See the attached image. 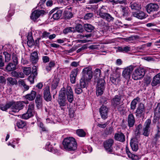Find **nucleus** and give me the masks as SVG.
<instances>
[{
    "mask_svg": "<svg viewBox=\"0 0 160 160\" xmlns=\"http://www.w3.org/2000/svg\"><path fill=\"white\" fill-rule=\"evenodd\" d=\"M63 145L66 150L74 151L77 148V143L75 139L72 137L65 138L63 141Z\"/></svg>",
    "mask_w": 160,
    "mask_h": 160,
    "instance_id": "f257e3e1",
    "label": "nucleus"
},
{
    "mask_svg": "<svg viewBox=\"0 0 160 160\" xmlns=\"http://www.w3.org/2000/svg\"><path fill=\"white\" fill-rule=\"evenodd\" d=\"M59 97L65 98L66 97L68 101L70 103L72 102L73 100V94L71 87L68 86L66 89L62 88L60 91Z\"/></svg>",
    "mask_w": 160,
    "mask_h": 160,
    "instance_id": "f03ea898",
    "label": "nucleus"
},
{
    "mask_svg": "<svg viewBox=\"0 0 160 160\" xmlns=\"http://www.w3.org/2000/svg\"><path fill=\"white\" fill-rule=\"evenodd\" d=\"M28 103V102L19 101L16 102H10L11 110L9 113L13 115V113L18 112L20 110L22 109L24 106L25 104Z\"/></svg>",
    "mask_w": 160,
    "mask_h": 160,
    "instance_id": "7ed1b4c3",
    "label": "nucleus"
},
{
    "mask_svg": "<svg viewBox=\"0 0 160 160\" xmlns=\"http://www.w3.org/2000/svg\"><path fill=\"white\" fill-rule=\"evenodd\" d=\"M145 70L143 68H139L135 70L132 75V78L137 80L142 78L145 74Z\"/></svg>",
    "mask_w": 160,
    "mask_h": 160,
    "instance_id": "20e7f679",
    "label": "nucleus"
},
{
    "mask_svg": "<svg viewBox=\"0 0 160 160\" xmlns=\"http://www.w3.org/2000/svg\"><path fill=\"white\" fill-rule=\"evenodd\" d=\"M105 81L102 79L98 80L96 88V94L97 96L101 95L103 92L105 88Z\"/></svg>",
    "mask_w": 160,
    "mask_h": 160,
    "instance_id": "39448f33",
    "label": "nucleus"
},
{
    "mask_svg": "<svg viewBox=\"0 0 160 160\" xmlns=\"http://www.w3.org/2000/svg\"><path fill=\"white\" fill-rule=\"evenodd\" d=\"M135 67L133 65H130L124 68L122 72V77L127 80H129Z\"/></svg>",
    "mask_w": 160,
    "mask_h": 160,
    "instance_id": "423d86ee",
    "label": "nucleus"
},
{
    "mask_svg": "<svg viewBox=\"0 0 160 160\" xmlns=\"http://www.w3.org/2000/svg\"><path fill=\"white\" fill-rule=\"evenodd\" d=\"M82 78L87 80H90L92 78V68L90 67H87L82 70Z\"/></svg>",
    "mask_w": 160,
    "mask_h": 160,
    "instance_id": "0eeeda50",
    "label": "nucleus"
},
{
    "mask_svg": "<svg viewBox=\"0 0 160 160\" xmlns=\"http://www.w3.org/2000/svg\"><path fill=\"white\" fill-rule=\"evenodd\" d=\"M34 105L33 103L30 104L27 112L22 115L21 118L23 119H27L33 115V109Z\"/></svg>",
    "mask_w": 160,
    "mask_h": 160,
    "instance_id": "6e6552de",
    "label": "nucleus"
},
{
    "mask_svg": "<svg viewBox=\"0 0 160 160\" xmlns=\"http://www.w3.org/2000/svg\"><path fill=\"white\" fill-rule=\"evenodd\" d=\"M114 142L113 140L111 138L107 139L104 142L103 146L107 152H112V146Z\"/></svg>",
    "mask_w": 160,
    "mask_h": 160,
    "instance_id": "1a4fd4ad",
    "label": "nucleus"
},
{
    "mask_svg": "<svg viewBox=\"0 0 160 160\" xmlns=\"http://www.w3.org/2000/svg\"><path fill=\"white\" fill-rule=\"evenodd\" d=\"M145 108L144 104L140 103L136 111V116L137 117L143 118L145 114Z\"/></svg>",
    "mask_w": 160,
    "mask_h": 160,
    "instance_id": "9d476101",
    "label": "nucleus"
},
{
    "mask_svg": "<svg viewBox=\"0 0 160 160\" xmlns=\"http://www.w3.org/2000/svg\"><path fill=\"white\" fill-rule=\"evenodd\" d=\"M99 111L101 117L102 119L105 120L107 118L108 112V108L107 107L102 105L100 108Z\"/></svg>",
    "mask_w": 160,
    "mask_h": 160,
    "instance_id": "9b49d317",
    "label": "nucleus"
},
{
    "mask_svg": "<svg viewBox=\"0 0 160 160\" xmlns=\"http://www.w3.org/2000/svg\"><path fill=\"white\" fill-rule=\"evenodd\" d=\"M62 11L61 10H57L56 8L51 11L49 14L51 15L53 13L52 18L54 20H58L62 16Z\"/></svg>",
    "mask_w": 160,
    "mask_h": 160,
    "instance_id": "f8f14e48",
    "label": "nucleus"
},
{
    "mask_svg": "<svg viewBox=\"0 0 160 160\" xmlns=\"http://www.w3.org/2000/svg\"><path fill=\"white\" fill-rule=\"evenodd\" d=\"M98 16L100 18L105 20L108 22H112L114 19V18L111 15L106 12H101Z\"/></svg>",
    "mask_w": 160,
    "mask_h": 160,
    "instance_id": "ddd939ff",
    "label": "nucleus"
},
{
    "mask_svg": "<svg viewBox=\"0 0 160 160\" xmlns=\"http://www.w3.org/2000/svg\"><path fill=\"white\" fill-rule=\"evenodd\" d=\"M159 8L158 4L154 3H150L146 6L147 11L149 13L152 12L157 11Z\"/></svg>",
    "mask_w": 160,
    "mask_h": 160,
    "instance_id": "4468645a",
    "label": "nucleus"
},
{
    "mask_svg": "<svg viewBox=\"0 0 160 160\" xmlns=\"http://www.w3.org/2000/svg\"><path fill=\"white\" fill-rule=\"evenodd\" d=\"M79 72V70L78 68L73 69L71 72L70 75V80L72 83H75L76 77Z\"/></svg>",
    "mask_w": 160,
    "mask_h": 160,
    "instance_id": "2eb2a0df",
    "label": "nucleus"
},
{
    "mask_svg": "<svg viewBox=\"0 0 160 160\" xmlns=\"http://www.w3.org/2000/svg\"><path fill=\"white\" fill-rule=\"evenodd\" d=\"M44 98L47 102L51 101L52 96L49 87H46L43 89Z\"/></svg>",
    "mask_w": 160,
    "mask_h": 160,
    "instance_id": "dca6fc26",
    "label": "nucleus"
},
{
    "mask_svg": "<svg viewBox=\"0 0 160 160\" xmlns=\"http://www.w3.org/2000/svg\"><path fill=\"white\" fill-rule=\"evenodd\" d=\"M122 102V97L120 95H115L111 100L112 104L114 107H116L120 105Z\"/></svg>",
    "mask_w": 160,
    "mask_h": 160,
    "instance_id": "f3484780",
    "label": "nucleus"
},
{
    "mask_svg": "<svg viewBox=\"0 0 160 160\" xmlns=\"http://www.w3.org/2000/svg\"><path fill=\"white\" fill-rule=\"evenodd\" d=\"M132 14L134 17L140 19H142L147 17L145 13L139 10L136 12H133Z\"/></svg>",
    "mask_w": 160,
    "mask_h": 160,
    "instance_id": "a211bd4d",
    "label": "nucleus"
},
{
    "mask_svg": "<svg viewBox=\"0 0 160 160\" xmlns=\"http://www.w3.org/2000/svg\"><path fill=\"white\" fill-rule=\"evenodd\" d=\"M129 7L131 8L132 10L138 11L140 10L141 8V5L140 3L136 1H132L130 2Z\"/></svg>",
    "mask_w": 160,
    "mask_h": 160,
    "instance_id": "6ab92c4d",
    "label": "nucleus"
},
{
    "mask_svg": "<svg viewBox=\"0 0 160 160\" xmlns=\"http://www.w3.org/2000/svg\"><path fill=\"white\" fill-rule=\"evenodd\" d=\"M130 145L131 148L133 151L136 152L138 150V142L136 138H133L131 140Z\"/></svg>",
    "mask_w": 160,
    "mask_h": 160,
    "instance_id": "aec40b11",
    "label": "nucleus"
},
{
    "mask_svg": "<svg viewBox=\"0 0 160 160\" xmlns=\"http://www.w3.org/2000/svg\"><path fill=\"white\" fill-rule=\"evenodd\" d=\"M160 84V72L155 75L152 78L151 85L155 87Z\"/></svg>",
    "mask_w": 160,
    "mask_h": 160,
    "instance_id": "412c9836",
    "label": "nucleus"
},
{
    "mask_svg": "<svg viewBox=\"0 0 160 160\" xmlns=\"http://www.w3.org/2000/svg\"><path fill=\"white\" fill-rule=\"evenodd\" d=\"M128 125L129 128L133 126L135 122V120L134 116L132 113L129 114L127 118Z\"/></svg>",
    "mask_w": 160,
    "mask_h": 160,
    "instance_id": "4be33fe9",
    "label": "nucleus"
},
{
    "mask_svg": "<svg viewBox=\"0 0 160 160\" xmlns=\"http://www.w3.org/2000/svg\"><path fill=\"white\" fill-rule=\"evenodd\" d=\"M114 138L115 140L120 142H123L125 141V136L122 132H119L115 133Z\"/></svg>",
    "mask_w": 160,
    "mask_h": 160,
    "instance_id": "5701e85b",
    "label": "nucleus"
},
{
    "mask_svg": "<svg viewBox=\"0 0 160 160\" xmlns=\"http://www.w3.org/2000/svg\"><path fill=\"white\" fill-rule=\"evenodd\" d=\"M36 95V92L35 91L32 90L30 93L26 95L24 97L26 99L31 101L34 99Z\"/></svg>",
    "mask_w": 160,
    "mask_h": 160,
    "instance_id": "b1692460",
    "label": "nucleus"
},
{
    "mask_svg": "<svg viewBox=\"0 0 160 160\" xmlns=\"http://www.w3.org/2000/svg\"><path fill=\"white\" fill-rule=\"evenodd\" d=\"M120 11L123 17L129 16V14L128 12V8L127 7L120 5Z\"/></svg>",
    "mask_w": 160,
    "mask_h": 160,
    "instance_id": "393cba45",
    "label": "nucleus"
},
{
    "mask_svg": "<svg viewBox=\"0 0 160 160\" xmlns=\"http://www.w3.org/2000/svg\"><path fill=\"white\" fill-rule=\"evenodd\" d=\"M42 11H38L36 10L34 11L32 13L31 16V19L32 20H36L38 18L42 13Z\"/></svg>",
    "mask_w": 160,
    "mask_h": 160,
    "instance_id": "a878e982",
    "label": "nucleus"
},
{
    "mask_svg": "<svg viewBox=\"0 0 160 160\" xmlns=\"http://www.w3.org/2000/svg\"><path fill=\"white\" fill-rule=\"evenodd\" d=\"M83 28L85 31L88 32H92L95 28L94 26L88 23L84 24Z\"/></svg>",
    "mask_w": 160,
    "mask_h": 160,
    "instance_id": "bb28decb",
    "label": "nucleus"
},
{
    "mask_svg": "<svg viewBox=\"0 0 160 160\" xmlns=\"http://www.w3.org/2000/svg\"><path fill=\"white\" fill-rule=\"evenodd\" d=\"M38 59L37 52L34 51L31 54V60L32 63H36Z\"/></svg>",
    "mask_w": 160,
    "mask_h": 160,
    "instance_id": "cd10ccee",
    "label": "nucleus"
},
{
    "mask_svg": "<svg viewBox=\"0 0 160 160\" xmlns=\"http://www.w3.org/2000/svg\"><path fill=\"white\" fill-rule=\"evenodd\" d=\"M59 97L60 99L59 100L58 102L61 109L64 110L65 108V107L66 105L65 98Z\"/></svg>",
    "mask_w": 160,
    "mask_h": 160,
    "instance_id": "c85d7f7f",
    "label": "nucleus"
},
{
    "mask_svg": "<svg viewBox=\"0 0 160 160\" xmlns=\"http://www.w3.org/2000/svg\"><path fill=\"white\" fill-rule=\"evenodd\" d=\"M117 49L118 51L119 52L128 53L131 50V48L128 46H125L124 47H118L117 48Z\"/></svg>",
    "mask_w": 160,
    "mask_h": 160,
    "instance_id": "c756f323",
    "label": "nucleus"
},
{
    "mask_svg": "<svg viewBox=\"0 0 160 160\" xmlns=\"http://www.w3.org/2000/svg\"><path fill=\"white\" fill-rule=\"evenodd\" d=\"M17 65L15 63L10 62L6 66V68L8 71H13L16 69Z\"/></svg>",
    "mask_w": 160,
    "mask_h": 160,
    "instance_id": "7c9ffc66",
    "label": "nucleus"
},
{
    "mask_svg": "<svg viewBox=\"0 0 160 160\" xmlns=\"http://www.w3.org/2000/svg\"><path fill=\"white\" fill-rule=\"evenodd\" d=\"M11 74L12 76L15 77L16 78H22L24 77V74L22 72H17L14 71L12 72Z\"/></svg>",
    "mask_w": 160,
    "mask_h": 160,
    "instance_id": "2f4dec72",
    "label": "nucleus"
},
{
    "mask_svg": "<svg viewBox=\"0 0 160 160\" xmlns=\"http://www.w3.org/2000/svg\"><path fill=\"white\" fill-rule=\"evenodd\" d=\"M90 80H87L84 78H82L80 81V85L81 88H86Z\"/></svg>",
    "mask_w": 160,
    "mask_h": 160,
    "instance_id": "473e14b6",
    "label": "nucleus"
},
{
    "mask_svg": "<svg viewBox=\"0 0 160 160\" xmlns=\"http://www.w3.org/2000/svg\"><path fill=\"white\" fill-rule=\"evenodd\" d=\"M42 100L41 96L40 94H38L35 99V102L37 107L39 108L42 106Z\"/></svg>",
    "mask_w": 160,
    "mask_h": 160,
    "instance_id": "72a5a7b5",
    "label": "nucleus"
},
{
    "mask_svg": "<svg viewBox=\"0 0 160 160\" xmlns=\"http://www.w3.org/2000/svg\"><path fill=\"white\" fill-rule=\"evenodd\" d=\"M126 152L128 157L132 160H137L138 159V157L134 154H132L129 151L128 148H126Z\"/></svg>",
    "mask_w": 160,
    "mask_h": 160,
    "instance_id": "f704fd0d",
    "label": "nucleus"
},
{
    "mask_svg": "<svg viewBox=\"0 0 160 160\" xmlns=\"http://www.w3.org/2000/svg\"><path fill=\"white\" fill-rule=\"evenodd\" d=\"M111 3V4L114 5L118 4H124L126 0H108Z\"/></svg>",
    "mask_w": 160,
    "mask_h": 160,
    "instance_id": "c9c22d12",
    "label": "nucleus"
},
{
    "mask_svg": "<svg viewBox=\"0 0 160 160\" xmlns=\"http://www.w3.org/2000/svg\"><path fill=\"white\" fill-rule=\"evenodd\" d=\"M59 82V78H54L52 82L51 89L54 90L57 87Z\"/></svg>",
    "mask_w": 160,
    "mask_h": 160,
    "instance_id": "e433bc0d",
    "label": "nucleus"
},
{
    "mask_svg": "<svg viewBox=\"0 0 160 160\" xmlns=\"http://www.w3.org/2000/svg\"><path fill=\"white\" fill-rule=\"evenodd\" d=\"M154 114L157 118H160V103L158 104L154 111Z\"/></svg>",
    "mask_w": 160,
    "mask_h": 160,
    "instance_id": "4c0bfd02",
    "label": "nucleus"
},
{
    "mask_svg": "<svg viewBox=\"0 0 160 160\" xmlns=\"http://www.w3.org/2000/svg\"><path fill=\"white\" fill-rule=\"evenodd\" d=\"M75 31L79 33H82L84 31L82 26L81 24H78L75 28Z\"/></svg>",
    "mask_w": 160,
    "mask_h": 160,
    "instance_id": "58836bf2",
    "label": "nucleus"
},
{
    "mask_svg": "<svg viewBox=\"0 0 160 160\" xmlns=\"http://www.w3.org/2000/svg\"><path fill=\"white\" fill-rule=\"evenodd\" d=\"M18 83L20 86H22L26 90H27L29 89V86L26 85L24 81L23 80L20 79L18 81Z\"/></svg>",
    "mask_w": 160,
    "mask_h": 160,
    "instance_id": "ea45409f",
    "label": "nucleus"
},
{
    "mask_svg": "<svg viewBox=\"0 0 160 160\" xmlns=\"http://www.w3.org/2000/svg\"><path fill=\"white\" fill-rule=\"evenodd\" d=\"M26 125V123L25 122L22 120H19L17 123V126L20 128H22Z\"/></svg>",
    "mask_w": 160,
    "mask_h": 160,
    "instance_id": "a19ab883",
    "label": "nucleus"
},
{
    "mask_svg": "<svg viewBox=\"0 0 160 160\" xmlns=\"http://www.w3.org/2000/svg\"><path fill=\"white\" fill-rule=\"evenodd\" d=\"M4 56L5 62H8L11 59V55L7 52H3Z\"/></svg>",
    "mask_w": 160,
    "mask_h": 160,
    "instance_id": "79ce46f5",
    "label": "nucleus"
},
{
    "mask_svg": "<svg viewBox=\"0 0 160 160\" xmlns=\"http://www.w3.org/2000/svg\"><path fill=\"white\" fill-rule=\"evenodd\" d=\"M24 73L26 75H28L31 73V69L30 67L22 68Z\"/></svg>",
    "mask_w": 160,
    "mask_h": 160,
    "instance_id": "37998d69",
    "label": "nucleus"
},
{
    "mask_svg": "<svg viewBox=\"0 0 160 160\" xmlns=\"http://www.w3.org/2000/svg\"><path fill=\"white\" fill-rule=\"evenodd\" d=\"M12 59L13 63L18 65V55L15 53H13L12 54Z\"/></svg>",
    "mask_w": 160,
    "mask_h": 160,
    "instance_id": "c03bdc74",
    "label": "nucleus"
},
{
    "mask_svg": "<svg viewBox=\"0 0 160 160\" xmlns=\"http://www.w3.org/2000/svg\"><path fill=\"white\" fill-rule=\"evenodd\" d=\"M75 31L74 28L72 27H68L65 28L63 30V33L65 34H67L68 33L73 32Z\"/></svg>",
    "mask_w": 160,
    "mask_h": 160,
    "instance_id": "a18cd8bd",
    "label": "nucleus"
},
{
    "mask_svg": "<svg viewBox=\"0 0 160 160\" xmlns=\"http://www.w3.org/2000/svg\"><path fill=\"white\" fill-rule=\"evenodd\" d=\"M7 81L12 85H16L18 83L17 80L11 77L8 78Z\"/></svg>",
    "mask_w": 160,
    "mask_h": 160,
    "instance_id": "49530a36",
    "label": "nucleus"
},
{
    "mask_svg": "<svg viewBox=\"0 0 160 160\" xmlns=\"http://www.w3.org/2000/svg\"><path fill=\"white\" fill-rule=\"evenodd\" d=\"M5 60L3 57L0 55V69H2L5 65Z\"/></svg>",
    "mask_w": 160,
    "mask_h": 160,
    "instance_id": "de8ad7c7",
    "label": "nucleus"
},
{
    "mask_svg": "<svg viewBox=\"0 0 160 160\" xmlns=\"http://www.w3.org/2000/svg\"><path fill=\"white\" fill-rule=\"evenodd\" d=\"M69 117L71 118L72 120L74 119H75V112L72 109H70L69 110Z\"/></svg>",
    "mask_w": 160,
    "mask_h": 160,
    "instance_id": "09e8293b",
    "label": "nucleus"
},
{
    "mask_svg": "<svg viewBox=\"0 0 160 160\" xmlns=\"http://www.w3.org/2000/svg\"><path fill=\"white\" fill-rule=\"evenodd\" d=\"M1 109L2 111H6L8 109L10 108V102L7 103L5 105H1Z\"/></svg>",
    "mask_w": 160,
    "mask_h": 160,
    "instance_id": "8fccbe9b",
    "label": "nucleus"
},
{
    "mask_svg": "<svg viewBox=\"0 0 160 160\" xmlns=\"http://www.w3.org/2000/svg\"><path fill=\"white\" fill-rule=\"evenodd\" d=\"M137 101L136 99H134L132 102L131 103V108L132 110L135 109L136 107V105L137 104Z\"/></svg>",
    "mask_w": 160,
    "mask_h": 160,
    "instance_id": "3c124183",
    "label": "nucleus"
},
{
    "mask_svg": "<svg viewBox=\"0 0 160 160\" xmlns=\"http://www.w3.org/2000/svg\"><path fill=\"white\" fill-rule=\"evenodd\" d=\"M77 134L80 137H84L85 136V132L82 129H78L77 131Z\"/></svg>",
    "mask_w": 160,
    "mask_h": 160,
    "instance_id": "603ef678",
    "label": "nucleus"
},
{
    "mask_svg": "<svg viewBox=\"0 0 160 160\" xmlns=\"http://www.w3.org/2000/svg\"><path fill=\"white\" fill-rule=\"evenodd\" d=\"M150 131V129L144 127L143 130V135L145 136H148L149 134Z\"/></svg>",
    "mask_w": 160,
    "mask_h": 160,
    "instance_id": "864d4df0",
    "label": "nucleus"
},
{
    "mask_svg": "<svg viewBox=\"0 0 160 160\" xmlns=\"http://www.w3.org/2000/svg\"><path fill=\"white\" fill-rule=\"evenodd\" d=\"M107 7L106 6H102L98 12H97V15H100V13L101 12H106L105 10H106Z\"/></svg>",
    "mask_w": 160,
    "mask_h": 160,
    "instance_id": "5fc2aeb1",
    "label": "nucleus"
},
{
    "mask_svg": "<svg viewBox=\"0 0 160 160\" xmlns=\"http://www.w3.org/2000/svg\"><path fill=\"white\" fill-rule=\"evenodd\" d=\"M101 71L99 68L95 69L94 72V75L96 78H98L100 77L101 75Z\"/></svg>",
    "mask_w": 160,
    "mask_h": 160,
    "instance_id": "6e6d98bb",
    "label": "nucleus"
},
{
    "mask_svg": "<svg viewBox=\"0 0 160 160\" xmlns=\"http://www.w3.org/2000/svg\"><path fill=\"white\" fill-rule=\"evenodd\" d=\"M151 120L149 119H148L145 122L144 124L145 128H150V125L151 123Z\"/></svg>",
    "mask_w": 160,
    "mask_h": 160,
    "instance_id": "4d7b16f0",
    "label": "nucleus"
},
{
    "mask_svg": "<svg viewBox=\"0 0 160 160\" xmlns=\"http://www.w3.org/2000/svg\"><path fill=\"white\" fill-rule=\"evenodd\" d=\"M93 15L92 13H88L86 14L84 16V19L85 20H88L90 19L93 16Z\"/></svg>",
    "mask_w": 160,
    "mask_h": 160,
    "instance_id": "13d9d810",
    "label": "nucleus"
},
{
    "mask_svg": "<svg viewBox=\"0 0 160 160\" xmlns=\"http://www.w3.org/2000/svg\"><path fill=\"white\" fill-rule=\"evenodd\" d=\"M36 75L32 74L28 78V80L31 83H33L34 82V79L35 78Z\"/></svg>",
    "mask_w": 160,
    "mask_h": 160,
    "instance_id": "bf43d9fd",
    "label": "nucleus"
},
{
    "mask_svg": "<svg viewBox=\"0 0 160 160\" xmlns=\"http://www.w3.org/2000/svg\"><path fill=\"white\" fill-rule=\"evenodd\" d=\"M72 15L73 14L72 12H68L65 14V18L67 19H70L72 17Z\"/></svg>",
    "mask_w": 160,
    "mask_h": 160,
    "instance_id": "052dcab7",
    "label": "nucleus"
},
{
    "mask_svg": "<svg viewBox=\"0 0 160 160\" xmlns=\"http://www.w3.org/2000/svg\"><path fill=\"white\" fill-rule=\"evenodd\" d=\"M50 33L49 32H47L46 31H44L42 33V38H48Z\"/></svg>",
    "mask_w": 160,
    "mask_h": 160,
    "instance_id": "680f3d73",
    "label": "nucleus"
},
{
    "mask_svg": "<svg viewBox=\"0 0 160 160\" xmlns=\"http://www.w3.org/2000/svg\"><path fill=\"white\" fill-rule=\"evenodd\" d=\"M144 83L147 85L149 84L151 82V80L149 77H147L144 78Z\"/></svg>",
    "mask_w": 160,
    "mask_h": 160,
    "instance_id": "e2e57ef3",
    "label": "nucleus"
},
{
    "mask_svg": "<svg viewBox=\"0 0 160 160\" xmlns=\"http://www.w3.org/2000/svg\"><path fill=\"white\" fill-rule=\"evenodd\" d=\"M98 24L99 25L102 27L105 26L106 23L103 20L101 19L98 22Z\"/></svg>",
    "mask_w": 160,
    "mask_h": 160,
    "instance_id": "0e129e2a",
    "label": "nucleus"
},
{
    "mask_svg": "<svg viewBox=\"0 0 160 160\" xmlns=\"http://www.w3.org/2000/svg\"><path fill=\"white\" fill-rule=\"evenodd\" d=\"M42 60L44 63H46L49 61V58L47 56H44L42 57Z\"/></svg>",
    "mask_w": 160,
    "mask_h": 160,
    "instance_id": "69168bd1",
    "label": "nucleus"
},
{
    "mask_svg": "<svg viewBox=\"0 0 160 160\" xmlns=\"http://www.w3.org/2000/svg\"><path fill=\"white\" fill-rule=\"evenodd\" d=\"M75 91L77 94H79L82 93V90L81 88L77 87L75 89Z\"/></svg>",
    "mask_w": 160,
    "mask_h": 160,
    "instance_id": "338daca9",
    "label": "nucleus"
},
{
    "mask_svg": "<svg viewBox=\"0 0 160 160\" xmlns=\"http://www.w3.org/2000/svg\"><path fill=\"white\" fill-rule=\"evenodd\" d=\"M160 138V131H158L157 133L155 134L154 139L157 141Z\"/></svg>",
    "mask_w": 160,
    "mask_h": 160,
    "instance_id": "774afa93",
    "label": "nucleus"
}]
</instances>
